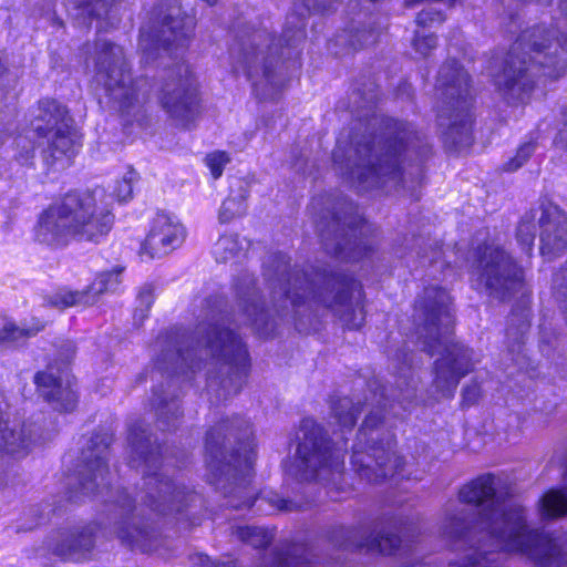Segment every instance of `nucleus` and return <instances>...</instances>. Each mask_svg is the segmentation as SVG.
Returning <instances> with one entry per match:
<instances>
[{
	"label": "nucleus",
	"mask_w": 567,
	"mask_h": 567,
	"mask_svg": "<svg viewBox=\"0 0 567 567\" xmlns=\"http://www.w3.org/2000/svg\"><path fill=\"white\" fill-rule=\"evenodd\" d=\"M127 444L128 465L143 472L137 491L134 494L125 488L109 491L103 522L56 532L48 540V548L55 556L75 563L86 559L94 547L97 525L123 545L148 551L161 534V519L174 518L190 526L199 524L202 496L166 474L167 449L144 420L128 426Z\"/></svg>",
	"instance_id": "1"
},
{
	"label": "nucleus",
	"mask_w": 567,
	"mask_h": 567,
	"mask_svg": "<svg viewBox=\"0 0 567 567\" xmlns=\"http://www.w3.org/2000/svg\"><path fill=\"white\" fill-rule=\"evenodd\" d=\"M194 29V17L179 6L161 8L156 21L141 28L138 47L146 63L162 58L161 51L169 56L174 53V64L163 69L154 83L146 76L132 78L121 45L102 38L85 44L86 63H92L95 81L111 106L122 116L136 118L152 92L176 126L190 127L200 113L202 99L195 75L187 63L177 60V51L186 47Z\"/></svg>",
	"instance_id": "2"
},
{
	"label": "nucleus",
	"mask_w": 567,
	"mask_h": 567,
	"mask_svg": "<svg viewBox=\"0 0 567 567\" xmlns=\"http://www.w3.org/2000/svg\"><path fill=\"white\" fill-rule=\"evenodd\" d=\"M264 277L274 313L260 301L251 274L244 271L235 281L239 323L251 327L262 338L276 332L277 319L309 333L317 329L321 315L327 311L350 330L364 323L362 285L339 266L318 261L302 268L291 267L286 254L274 252L264 262Z\"/></svg>",
	"instance_id": "3"
},
{
	"label": "nucleus",
	"mask_w": 567,
	"mask_h": 567,
	"mask_svg": "<svg viewBox=\"0 0 567 567\" xmlns=\"http://www.w3.org/2000/svg\"><path fill=\"white\" fill-rule=\"evenodd\" d=\"M225 308L223 297H209L193 334L184 328L172 327L157 336L153 360L155 369L166 378V389L163 384L154 389L152 405L161 431H173L181 424L179 398L171 389L179 381L192 382L197 378L202 364L196 360L198 352L208 357L203 375L206 391L216 402L227 400L243 389L249 374L250 358L246 343L231 327L236 320Z\"/></svg>",
	"instance_id": "4"
},
{
	"label": "nucleus",
	"mask_w": 567,
	"mask_h": 567,
	"mask_svg": "<svg viewBox=\"0 0 567 567\" xmlns=\"http://www.w3.org/2000/svg\"><path fill=\"white\" fill-rule=\"evenodd\" d=\"M502 480L481 475L458 492L460 507L447 515L444 533L461 558L450 567H501L508 553H517L537 567H564L567 557L548 534L530 529L525 508L507 499Z\"/></svg>",
	"instance_id": "5"
},
{
	"label": "nucleus",
	"mask_w": 567,
	"mask_h": 567,
	"mask_svg": "<svg viewBox=\"0 0 567 567\" xmlns=\"http://www.w3.org/2000/svg\"><path fill=\"white\" fill-rule=\"evenodd\" d=\"M357 121L341 132L332 152L333 168L358 192L383 184V178L400 179L408 152V132L403 124L378 114V86L370 82L351 94Z\"/></svg>",
	"instance_id": "6"
},
{
	"label": "nucleus",
	"mask_w": 567,
	"mask_h": 567,
	"mask_svg": "<svg viewBox=\"0 0 567 567\" xmlns=\"http://www.w3.org/2000/svg\"><path fill=\"white\" fill-rule=\"evenodd\" d=\"M208 481L235 509L257 506L261 513L293 512L303 508L301 501L286 498L272 491L255 495L251 486L255 440L250 422L239 415L221 419L212 426L205 440Z\"/></svg>",
	"instance_id": "7"
},
{
	"label": "nucleus",
	"mask_w": 567,
	"mask_h": 567,
	"mask_svg": "<svg viewBox=\"0 0 567 567\" xmlns=\"http://www.w3.org/2000/svg\"><path fill=\"white\" fill-rule=\"evenodd\" d=\"M555 23L534 24L513 43L495 83L511 103H524L543 79L557 80L567 71V0H556Z\"/></svg>",
	"instance_id": "8"
},
{
	"label": "nucleus",
	"mask_w": 567,
	"mask_h": 567,
	"mask_svg": "<svg viewBox=\"0 0 567 567\" xmlns=\"http://www.w3.org/2000/svg\"><path fill=\"white\" fill-rule=\"evenodd\" d=\"M454 313L450 293L427 286V355H437L431 384L435 401L453 398L461 379L474 368L473 350L455 339Z\"/></svg>",
	"instance_id": "9"
},
{
	"label": "nucleus",
	"mask_w": 567,
	"mask_h": 567,
	"mask_svg": "<svg viewBox=\"0 0 567 567\" xmlns=\"http://www.w3.org/2000/svg\"><path fill=\"white\" fill-rule=\"evenodd\" d=\"M103 189L70 192L44 209L34 228L35 240L64 247L72 239L100 243L112 229L114 215L103 204Z\"/></svg>",
	"instance_id": "10"
},
{
	"label": "nucleus",
	"mask_w": 567,
	"mask_h": 567,
	"mask_svg": "<svg viewBox=\"0 0 567 567\" xmlns=\"http://www.w3.org/2000/svg\"><path fill=\"white\" fill-rule=\"evenodd\" d=\"M310 210L327 254L344 261L371 256L373 240L368 237L371 226L346 195L332 192L315 196Z\"/></svg>",
	"instance_id": "11"
},
{
	"label": "nucleus",
	"mask_w": 567,
	"mask_h": 567,
	"mask_svg": "<svg viewBox=\"0 0 567 567\" xmlns=\"http://www.w3.org/2000/svg\"><path fill=\"white\" fill-rule=\"evenodd\" d=\"M373 409L365 416L357 441L352 446L351 464L355 473L370 483H381L394 476L403 465L402 458L394 452V435L384 431V410L390 404L388 388L379 380L368 383Z\"/></svg>",
	"instance_id": "12"
},
{
	"label": "nucleus",
	"mask_w": 567,
	"mask_h": 567,
	"mask_svg": "<svg viewBox=\"0 0 567 567\" xmlns=\"http://www.w3.org/2000/svg\"><path fill=\"white\" fill-rule=\"evenodd\" d=\"M436 87L441 94L436 123L445 148L450 152L468 148L474 142L468 73L457 61H447L439 71Z\"/></svg>",
	"instance_id": "13"
},
{
	"label": "nucleus",
	"mask_w": 567,
	"mask_h": 567,
	"mask_svg": "<svg viewBox=\"0 0 567 567\" xmlns=\"http://www.w3.org/2000/svg\"><path fill=\"white\" fill-rule=\"evenodd\" d=\"M297 447L287 472L300 482H320L338 486L341 483L344 455L336 447L328 432L313 419L301 421L296 433Z\"/></svg>",
	"instance_id": "14"
},
{
	"label": "nucleus",
	"mask_w": 567,
	"mask_h": 567,
	"mask_svg": "<svg viewBox=\"0 0 567 567\" xmlns=\"http://www.w3.org/2000/svg\"><path fill=\"white\" fill-rule=\"evenodd\" d=\"M113 442L110 427L99 429L85 439L75 474L70 481L69 499L79 502L81 496L96 494L110 486L109 449Z\"/></svg>",
	"instance_id": "15"
},
{
	"label": "nucleus",
	"mask_w": 567,
	"mask_h": 567,
	"mask_svg": "<svg viewBox=\"0 0 567 567\" xmlns=\"http://www.w3.org/2000/svg\"><path fill=\"white\" fill-rule=\"evenodd\" d=\"M474 268L486 295L509 300L524 285V270L503 247L485 244L475 254Z\"/></svg>",
	"instance_id": "16"
},
{
	"label": "nucleus",
	"mask_w": 567,
	"mask_h": 567,
	"mask_svg": "<svg viewBox=\"0 0 567 567\" xmlns=\"http://www.w3.org/2000/svg\"><path fill=\"white\" fill-rule=\"evenodd\" d=\"M405 533L401 522L391 519L388 525L377 524L359 527H334L330 534V542L347 550H363L383 555L408 556L412 546L403 540Z\"/></svg>",
	"instance_id": "17"
},
{
	"label": "nucleus",
	"mask_w": 567,
	"mask_h": 567,
	"mask_svg": "<svg viewBox=\"0 0 567 567\" xmlns=\"http://www.w3.org/2000/svg\"><path fill=\"white\" fill-rule=\"evenodd\" d=\"M313 557L315 554L307 546L287 544L265 557L260 567H316L312 561ZM189 560L200 567H237L233 559L212 560L203 553L189 555Z\"/></svg>",
	"instance_id": "18"
},
{
	"label": "nucleus",
	"mask_w": 567,
	"mask_h": 567,
	"mask_svg": "<svg viewBox=\"0 0 567 567\" xmlns=\"http://www.w3.org/2000/svg\"><path fill=\"white\" fill-rule=\"evenodd\" d=\"M64 369L49 364L45 370L34 375L39 395L55 411L72 412L78 403V395L69 380H64Z\"/></svg>",
	"instance_id": "19"
},
{
	"label": "nucleus",
	"mask_w": 567,
	"mask_h": 567,
	"mask_svg": "<svg viewBox=\"0 0 567 567\" xmlns=\"http://www.w3.org/2000/svg\"><path fill=\"white\" fill-rule=\"evenodd\" d=\"M185 239V229L175 218L157 214L142 244L141 255L150 259L161 258L178 248Z\"/></svg>",
	"instance_id": "20"
},
{
	"label": "nucleus",
	"mask_w": 567,
	"mask_h": 567,
	"mask_svg": "<svg viewBox=\"0 0 567 567\" xmlns=\"http://www.w3.org/2000/svg\"><path fill=\"white\" fill-rule=\"evenodd\" d=\"M540 252L554 258L567 250V215L551 203L539 206Z\"/></svg>",
	"instance_id": "21"
},
{
	"label": "nucleus",
	"mask_w": 567,
	"mask_h": 567,
	"mask_svg": "<svg viewBox=\"0 0 567 567\" xmlns=\"http://www.w3.org/2000/svg\"><path fill=\"white\" fill-rule=\"evenodd\" d=\"M383 29L379 17L359 12L348 28L330 41L329 48L334 54H343V51L333 50V47H347L352 50L369 47L377 42Z\"/></svg>",
	"instance_id": "22"
},
{
	"label": "nucleus",
	"mask_w": 567,
	"mask_h": 567,
	"mask_svg": "<svg viewBox=\"0 0 567 567\" xmlns=\"http://www.w3.org/2000/svg\"><path fill=\"white\" fill-rule=\"evenodd\" d=\"M123 270L122 266H116L112 270L101 272L87 290H60L50 297L49 303L60 309L78 305H92L95 302L96 296L106 291H115L118 288Z\"/></svg>",
	"instance_id": "23"
},
{
	"label": "nucleus",
	"mask_w": 567,
	"mask_h": 567,
	"mask_svg": "<svg viewBox=\"0 0 567 567\" xmlns=\"http://www.w3.org/2000/svg\"><path fill=\"white\" fill-rule=\"evenodd\" d=\"M70 123H73V120L65 106L55 100H42L31 121V131L39 137H49L58 128L69 127Z\"/></svg>",
	"instance_id": "24"
},
{
	"label": "nucleus",
	"mask_w": 567,
	"mask_h": 567,
	"mask_svg": "<svg viewBox=\"0 0 567 567\" xmlns=\"http://www.w3.org/2000/svg\"><path fill=\"white\" fill-rule=\"evenodd\" d=\"M529 318L530 313L527 307H516L509 316L508 327L506 329L508 352L513 355V361L519 367L526 363V354L524 351L526 334L530 327Z\"/></svg>",
	"instance_id": "25"
},
{
	"label": "nucleus",
	"mask_w": 567,
	"mask_h": 567,
	"mask_svg": "<svg viewBox=\"0 0 567 567\" xmlns=\"http://www.w3.org/2000/svg\"><path fill=\"white\" fill-rule=\"evenodd\" d=\"M47 138L48 147L44 153L48 164H53L63 157L70 159L81 147L80 135L73 123H70L69 127L58 128Z\"/></svg>",
	"instance_id": "26"
},
{
	"label": "nucleus",
	"mask_w": 567,
	"mask_h": 567,
	"mask_svg": "<svg viewBox=\"0 0 567 567\" xmlns=\"http://www.w3.org/2000/svg\"><path fill=\"white\" fill-rule=\"evenodd\" d=\"M113 0H68L66 11L79 27H90L93 20L107 16Z\"/></svg>",
	"instance_id": "27"
},
{
	"label": "nucleus",
	"mask_w": 567,
	"mask_h": 567,
	"mask_svg": "<svg viewBox=\"0 0 567 567\" xmlns=\"http://www.w3.org/2000/svg\"><path fill=\"white\" fill-rule=\"evenodd\" d=\"M250 246L251 243L246 237L237 234L223 235L214 245L213 252L218 262L240 261L247 257Z\"/></svg>",
	"instance_id": "28"
},
{
	"label": "nucleus",
	"mask_w": 567,
	"mask_h": 567,
	"mask_svg": "<svg viewBox=\"0 0 567 567\" xmlns=\"http://www.w3.org/2000/svg\"><path fill=\"white\" fill-rule=\"evenodd\" d=\"M361 401L357 402L349 396L337 398L330 400V417L334 424L341 427V431H351L357 423L358 415L362 411Z\"/></svg>",
	"instance_id": "29"
},
{
	"label": "nucleus",
	"mask_w": 567,
	"mask_h": 567,
	"mask_svg": "<svg viewBox=\"0 0 567 567\" xmlns=\"http://www.w3.org/2000/svg\"><path fill=\"white\" fill-rule=\"evenodd\" d=\"M43 329L44 323L35 318L19 326L13 321H7L0 328V346H19Z\"/></svg>",
	"instance_id": "30"
},
{
	"label": "nucleus",
	"mask_w": 567,
	"mask_h": 567,
	"mask_svg": "<svg viewBox=\"0 0 567 567\" xmlns=\"http://www.w3.org/2000/svg\"><path fill=\"white\" fill-rule=\"evenodd\" d=\"M565 486L550 489L542 497V518L556 519L567 515V464L564 470Z\"/></svg>",
	"instance_id": "31"
},
{
	"label": "nucleus",
	"mask_w": 567,
	"mask_h": 567,
	"mask_svg": "<svg viewBox=\"0 0 567 567\" xmlns=\"http://www.w3.org/2000/svg\"><path fill=\"white\" fill-rule=\"evenodd\" d=\"M537 212L532 209L525 213L516 229V239L522 250L525 251L528 256L533 250L535 237H536V217Z\"/></svg>",
	"instance_id": "32"
},
{
	"label": "nucleus",
	"mask_w": 567,
	"mask_h": 567,
	"mask_svg": "<svg viewBox=\"0 0 567 567\" xmlns=\"http://www.w3.org/2000/svg\"><path fill=\"white\" fill-rule=\"evenodd\" d=\"M235 534L240 540L256 549L266 548L274 539L271 532L258 526H238Z\"/></svg>",
	"instance_id": "33"
},
{
	"label": "nucleus",
	"mask_w": 567,
	"mask_h": 567,
	"mask_svg": "<svg viewBox=\"0 0 567 567\" xmlns=\"http://www.w3.org/2000/svg\"><path fill=\"white\" fill-rule=\"evenodd\" d=\"M246 193L240 192L237 195H229L221 204L219 209L220 223H229L237 216L246 212Z\"/></svg>",
	"instance_id": "34"
},
{
	"label": "nucleus",
	"mask_w": 567,
	"mask_h": 567,
	"mask_svg": "<svg viewBox=\"0 0 567 567\" xmlns=\"http://www.w3.org/2000/svg\"><path fill=\"white\" fill-rule=\"evenodd\" d=\"M553 291L567 324V261L554 275Z\"/></svg>",
	"instance_id": "35"
},
{
	"label": "nucleus",
	"mask_w": 567,
	"mask_h": 567,
	"mask_svg": "<svg viewBox=\"0 0 567 567\" xmlns=\"http://www.w3.org/2000/svg\"><path fill=\"white\" fill-rule=\"evenodd\" d=\"M536 148L537 144L533 140L523 143L517 148L515 156L511 157L507 162L504 163L503 169L509 173L516 172L530 158Z\"/></svg>",
	"instance_id": "36"
},
{
	"label": "nucleus",
	"mask_w": 567,
	"mask_h": 567,
	"mask_svg": "<svg viewBox=\"0 0 567 567\" xmlns=\"http://www.w3.org/2000/svg\"><path fill=\"white\" fill-rule=\"evenodd\" d=\"M154 302V287L146 284L141 287L136 297V308L134 310V321L142 322L148 315V311Z\"/></svg>",
	"instance_id": "37"
},
{
	"label": "nucleus",
	"mask_w": 567,
	"mask_h": 567,
	"mask_svg": "<svg viewBox=\"0 0 567 567\" xmlns=\"http://www.w3.org/2000/svg\"><path fill=\"white\" fill-rule=\"evenodd\" d=\"M14 144L17 147V154L14 155L17 161L22 165L31 164L35 153V143L27 135H18L14 138Z\"/></svg>",
	"instance_id": "38"
},
{
	"label": "nucleus",
	"mask_w": 567,
	"mask_h": 567,
	"mask_svg": "<svg viewBox=\"0 0 567 567\" xmlns=\"http://www.w3.org/2000/svg\"><path fill=\"white\" fill-rule=\"evenodd\" d=\"M18 75L8 69L3 59L0 56V101L6 100L14 90Z\"/></svg>",
	"instance_id": "39"
},
{
	"label": "nucleus",
	"mask_w": 567,
	"mask_h": 567,
	"mask_svg": "<svg viewBox=\"0 0 567 567\" xmlns=\"http://www.w3.org/2000/svg\"><path fill=\"white\" fill-rule=\"evenodd\" d=\"M136 173L134 171L127 172L122 181L116 183L113 189V195L118 202H127L132 197L133 193V181L135 179Z\"/></svg>",
	"instance_id": "40"
},
{
	"label": "nucleus",
	"mask_w": 567,
	"mask_h": 567,
	"mask_svg": "<svg viewBox=\"0 0 567 567\" xmlns=\"http://www.w3.org/2000/svg\"><path fill=\"white\" fill-rule=\"evenodd\" d=\"M205 161L214 179H218L223 175L224 167L229 163L230 158L225 152H214L208 154Z\"/></svg>",
	"instance_id": "41"
},
{
	"label": "nucleus",
	"mask_w": 567,
	"mask_h": 567,
	"mask_svg": "<svg viewBox=\"0 0 567 567\" xmlns=\"http://www.w3.org/2000/svg\"><path fill=\"white\" fill-rule=\"evenodd\" d=\"M293 161L291 163L293 169L302 175H312L316 164L310 159L309 155L300 152L299 154L292 153Z\"/></svg>",
	"instance_id": "42"
},
{
	"label": "nucleus",
	"mask_w": 567,
	"mask_h": 567,
	"mask_svg": "<svg viewBox=\"0 0 567 567\" xmlns=\"http://www.w3.org/2000/svg\"><path fill=\"white\" fill-rule=\"evenodd\" d=\"M455 1L456 0H427V23L429 22L441 23L445 19L442 9H436L433 7V4L440 3V4H443L445 8H451L455 3Z\"/></svg>",
	"instance_id": "43"
},
{
	"label": "nucleus",
	"mask_w": 567,
	"mask_h": 567,
	"mask_svg": "<svg viewBox=\"0 0 567 567\" xmlns=\"http://www.w3.org/2000/svg\"><path fill=\"white\" fill-rule=\"evenodd\" d=\"M481 396V386L477 382L473 381L468 383L462 390V403L465 406L475 404Z\"/></svg>",
	"instance_id": "44"
},
{
	"label": "nucleus",
	"mask_w": 567,
	"mask_h": 567,
	"mask_svg": "<svg viewBox=\"0 0 567 567\" xmlns=\"http://www.w3.org/2000/svg\"><path fill=\"white\" fill-rule=\"evenodd\" d=\"M561 125L554 140V144L563 150H567V110L563 112Z\"/></svg>",
	"instance_id": "45"
},
{
	"label": "nucleus",
	"mask_w": 567,
	"mask_h": 567,
	"mask_svg": "<svg viewBox=\"0 0 567 567\" xmlns=\"http://www.w3.org/2000/svg\"><path fill=\"white\" fill-rule=\"evenodd\" d=\"M75 354V346L72 341H63L59 349V360L65 367Z\"/></svg>",
	"instance_id": "46"
},
{
	"label": "nucleus",
	"mask_w": 567,
	"mask_h": 567,
	"mask_svg": "<svg viewBox=\"0 0 567 567\" xmlns=\"http://www.w3.org/2000/svg\"><path fill=\"white\" fill-rule=\"evenodd\" d=\"M412 44L416 52L420 54H424L425 52V35L423 34L422 30H416L415 35L412 40Z\"/></svg>",
	"instance_id": "47"
},
{
	"label": "nucleus",
	"mask_w": 567,
	"mask_h": 567,
	"mask_svg": "<svg viewBox=\"0 0 567 567\" xmlns=\"http://www.w3.org/2000/svg\"><path fill=\"white\" fill-rule=\"evenodd\" d=\"M539 329H540V331H539L540 342L542 343H546V344H550L551 343V338L554 337V333L548 332L545 322L540 323Z\"/></svg>",
	"instance_id": "48"
},
{
	"label": "nucleus",
	"mask_w": 567,
	"mask_h": 567,
	"mask_svg": "<svg viewBox=\"0 0 567 567\" xmlns=\"http://www.w3.org/2000/svg\"><path fill=\"white\" fill-rule=\"evenodd\" d=\"M413 395H414V388L409 385V389L406 390L405 393L401 392L400 394L394 395L393 400H398L399 402H401L402 400L411 399Z\"/></svg>",
	"instance_id": "49"
},
{
	"label": "nucleus",
	"mask_w": 567,
	"mask_h": 567,
	"mask_svg": "<svg viewBox=\"0 0 567 567\" xmlns=\"http://www.w3.org/2000/svg\"><path fill=\"white\" fill-rule=\"evenodd\" d=\"M436 47V38L427 34V49H432Z\"/></svg>",
	"instance_id": "50"
},
{
	"label": "nucleus",
	"mask_w": 567,
	"mask_h": 567,
	"mask_svg": "<svg viewBox=\"0 0 567 567\" xmlns=\"http://www.w3.org/2000/svg\"><path fill=\"white\" fill-rule=\"evenodd\" d=\"M8 138V134L4 131L0 130V146L4 144Z\"/></svg>",
	"instance_id": "51"
},
{
	"label": "nucleus",
	"mask_w": 567,
	"mask_h": 567,
	"mask_svg": "<svg viewBox=\"0 0 567 567\" xmlns=\"http://www.w3.org/2000/svg\"><path fill=\"white\" fill-rule=\"evenodd\" d=\"M416 23L420 25V27H423L424 24V19H423V14L422 12H420L416 17Z\"/></svg>",
	"instance_id": "52"
},
{
	"label": "nucleus",
	"mask_w": 567,
	"mask_h": 567,
	"mask_svg": "<svg viewBox=\"0 0 567 567\" xmlns=\"http://www.w3.org/2000/svg\"><path fill=\"white\" fill-rule=\"evenodd\" d=\"M421 0H406L405 3L408 7H414Z\"/></svg>",
	"instance_id": "53"
},
{
	"label": "nucleus",
	"mask_w": 567,
	"mask_h": 567,
	"mask_svg": "<svg viewBox=\"0 0 567 567\" xmlns=\"http://www.w3.org/2000/svg\"><path fill=\"white\" fill-rule=\"evenodd\" d=\"M54 21H55L56 23H59V25H61V27L63 25V21H62V20H60V19H58V18H54Z\"/></svg>",
	"instance_id": "54"
}]
</instances>
